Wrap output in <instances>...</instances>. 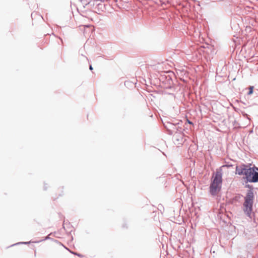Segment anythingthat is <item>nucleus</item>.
Here are the masks:
<instances>
[{
  "instance_id": "obj_1",
  "label": "nucleus",
  "mask_w": 258,
  "mask_h": 258,
  "mask_svg": "<svg viewBox=\"0 0 258 258\" xmlns=\"http://www.w3.org/2000/svg\"><path fill=\"white\" fill-rule=\"evenodd\" d=\"M258 167H250L248 165L241 164L237 165L235 168V174L239 175H244V179L246 183L258 182Z\"/></svg>"
},
{
  "instance_id": "obj_2",
  "label": "nucleus",
  "mask_w": 258,
  "mask_h": 258,
  "mask_svg": "<svg viewBox=\"0 0 258 258\" xmlns=\"http://www.w3.org/2000/svg\"><path fill=\"white\" fill-rule=\"evenodd\" d=\"M244 199L243 211L247 216L250 217L254 199L253 190L251 189H248Z\"/></svg>"
},
{
  "instance_id": "obj_3",
  "label": "nucleus",
  "mask_w": 258,
  "mask_h": 258,
  "mask_svg": "<svg viewBox=\"0 0 258 258\" xmlns=\"http://www.w3.org/2000/svg\"><path fill=\"white\" fill-rule=\"evenodd\" d=\"M222 182V174L217 171L212 180L210 185V192L212 196H216L220 191Z\"/></svg>"
},
{
  "instance_id": "obj_4",
  "label": "nucleus",
  "mask_w": 258,
  "mask_h": 258,
  "mask_svg": "<svg viewBox=\"0 0 258 258\" xmlns=\"http://www.w3.org/2000/svg\"><path fill=\"white\" fill-rule=\"evenodd\" d=\"M181 124V121H177L174 123L167 122V123H164V125L168 131V134L170 135H172L178 132H182L183 129L180 126Z\"/></svg>"
},
{
  "instance_id": "obj_5",
  "label": "nucleus",
  "mask_w": 258,
  "mask_h": 258,
  "mask_svg": "<svg viewBox=\"0 0 258 258\" xmlns=\"http://www.w3.org/2000/svg\"><path fill=\"white\" fill-rule=\"evenodd\" d=\"M182 133V132H178L177 133H175L173 135V139L174 140V141L178 145L182 144L184 141H185V139H184L183 135Z\"/></svg>"
},
{
  "instance_id": "obj_6",
  "label": "nucleus",
  "mask_w": 258,
  "mask_h": 258,
  "mask_svg": "<svg viewBox=\"0 0 258 258\" xmlns=\"http://www.w3.org/2000/svg\"><path fill=\"white\" fill-rule=\"evenodd\" d=\"M51 234H50L49 235H48V236H47L46 237H45L44 239H42L41 240H39L38 241H35V243H38L39 242H41V241H44V240H48V239H51V240H53V239L49 237V235H50Z\"/></svg>"
},
{
  "instance_id": "obj_7",
  "label": "nucleus",
  "mask_w": 258,
  "mask_h": 258,
  "mask_svg": "<svg viewBox=\"0 0 258 258\" xmlns=\"http://www.w3.org/2000/svg\"><path fill=\"white\" fill-rule=\"evenodd\" d=\"M253 86H251L249 88V91L247 93V94L248 95H250L251 94H252L253 93Z\"/></svg>"
},
{
  "instance_id": "obj_8",
  "label": "nucleus",
  "mask_w": 258,
  "mask_h": 258,
  "mask_svg": "<svg viewBox=\"0 0 258 258\" xmlns=\"http://www.w3.org/2000/svg\"><path fill=\"white\" fill-rule=\"evenodd\" d=\"M245 187H247V188H248L249 189H252L253 190V186L252 185H249V184H245Z\"/></svg>"
},
{
  "instance_id": "obj_9",
  "label": "nucleus",
  "mask_w": 258,
  "mask_h": 258,
  "mask_svg": "<svg viewBox=\"0 0 258 258\" xmlns=\"http://www.w3.org/2000/svg\"><path fill=\"white\" fill-rule=\"evenodd\" d=\"M31 242V241H29V242H18L15 244H13L12 245V246H13L14 245H17V244H29Z\"/></svg>"
},
{
  "instance_id": "obj_10",
  "label": "nucleus",
  "mask_w": 258,
  "mask_h": 258,
  "mask_svg": "<svg viewBox=\"0 0 258 258\" xmlns=\"http://www.w3.org/2000/svg\"><path fill=\"white\" fill-rule=\"evenodd\" d=\"M70 252H71L72 253H73V254H75V255H78V256H79V257H82V256H83V255H82V254H80V253H77V252H73V251H70Z\"/></svg>"
},
{
  "instance_id": "obj_11",
  "label": "nucleus",
  "mask_w": 258,
  "mask_h": 258,
  "mask_svg": "<svg viewBox=\"0 0 258 258\" xmlns=\"http://www.w3.org/2000/svg\"><path fill=\"white\" fill-rule=\"evenodd\" d=\"M241 197H242V195H238V196H236L235 197V199H236L237 198H239L240 199L241 198Z\"/></svg>"
},
{
  "instance_id": "obj_12",
  "label": "nucleus",
  "mask_w": 258,
  "mask_h": 258,
  "mask_svg": "<svg viewBox=\"0 0 258 258\" xmlns=\"http://www.w3.org/2000/svg\"><path fill=\"white\" fill-rule=\"evenodd\" d=\"M89 69H90V70H93V67H92V66L91 65H90V66H89Z\"/></svg>"
},
{
  "instance_id": "obj_13",
  "label": "nucleus",
  "mask_w": 258,
  "mask_h": 258,
  "mask_svg": "<svg viewBox=\"0 0 258 258\" xmlns=\"http://www.w3.org/2000/svg\"><path fill=\"white\" fill-rule=\"evenodd\" d=\"M188 123H189V124H192V123L191 121H190L189 120H188Z\"/></svg>"
},
{
  "instance_id": "obj_14",
  "label": "nucleus",
  "mask_w": 258,
  "mask_h": 258,
  "mask_svg": "<svg viewBox=\"0 0 258 258\" xmlns=\"http://www.w3.org/2000/svg\"><path fill=\"white\" fill-rule=\"evenodd\" d=\"M55 241L56 242H58L57 240H55Z\"/></svg>"
},
{
  "instance_id": "obj_15",
  "label": "nucleus",
  "mask_w": 258,
  "mask_h": 258,
  "mask_svg": "<svg viewBox=\"0 0 258 258\" xmlns=\"http://www.w3.org/2000/svg\"><path fill=\"white\" fill-rule=\"evenodd\" d=\"M192 1H194V2H195V1H196V0H192Z\"/></svg>"
}]
</instances>
